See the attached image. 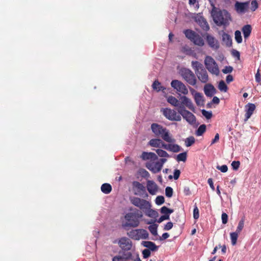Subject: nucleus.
Wrapping results in <instances>:
<instances>
[{
	"instance_id": "obj_50",
	"label": "nucleus",
	"mask_w": 261,
	"mask_h": 261,
	"mask_svg": "<svg viewBox=\"0 0 261 261\" xmlns=\"http://www.w3.org/2000/svg\"><path fill=\"white\" fill-rule=\"evenodd\" d=\"M217 169L220 170L222 172L225 173L228 170V167L227 165H223L222 166H217Z\"/></svg>"
},
{
	"instance_id": "obj_7",
	"label": "nucleus",
	"mask_w": 261,
	"mask_h": 261,
	"mask_svg": "<svg viewBox=\"0 0 261 261\" xmlns=\"http://www.w3.org/2000/svg\"><path fill=\"white\" fill-rule=\"evenodd\" d=\"M127 236L131 239L135 240L141 239H147L149 234L147 230L144 229H137L132 230L127 233Z\"/></svg>"
},
{
	"instance_id": "obj_28",
	"label": "nucleus",
	"mask_w": 261,
	"mask_h": 261,
	"mask_svg": "<svg viewBox=\"0 0 261 261\" xmlns=\"http://www.w3.org/2000/svg\"><path fill=\"white\" fill-rule=\"evenodd\" d=\"M142 244L145 247L147 248L148 249L152 251L157 250L158 247L155 244L151 241H143Z\"/></svg>"
},
{
	"instance_id": "obj_21",
	"label": "nucleus",
	"mask_w": 261,
	"mask_h": 261,
	"mask_svg": "<svg viewBox=\"0 0 261 261\" xmlns=\"http://www.w3.org/2000/svg\"><path fill=\"white\" fill-rule=\"evenodd\" d=\"M195 73L200 82H207L208 80V74L206 69L203 67L196 71Z\"/></svg>"
},
{
	"instance_id": "obj_57",
	"label": "nucleus",
	"mask_w": 261,
	"mask_h": 261,
	"mask_svg": "<svg viewBox=\"0 0 261 261\" xmlns=\"http://www.w3.org/2000/svg\"><path fill=\"white\" fill-rule=\"evenodd\" d=\"M173 227V223L171 222H169L165 225L164 229L165 230H169Z\"/></svg>"
},
{
	"instance_id": "obj_51",
	"label": "nucleus",
	"mask_w": 261,
	"mask_h": 261,
	"mask_svg": "<svg viewBox=\"0 0 261 261\" xmlns=\"http://www.w3.org/2000/svg\"><path fill=\"white\" fill-rule=\"evenodd\" d=\"M233 68L230 66H226L222 69V72L224 73L227 74L232 72Z\"/></svg>"
},
{
	"instance_id": "obj_59",
	"label": "nucleus",
	"mask_w": 261,
	"mask_h": 261,
	"mask_svg": "<svg viewBox=\"0 0 261 261\" xmlns=\"http://www.w3.org/2000/svg\"><path fill=\"white\" fill-rule=\"evenodd\" d=\"M255 77L256 82L261 81V75L259 73V70H257L256 73L255 74Z\"/></svg>"
},
{
	"instance_id": "obj_30",
	"label": "nucleus",
	"mask_w": 261,
	"mask_h": 261,
	"mask_svg": "<svg viewBox=\"0 0 261 261\" xmlns=\"http://www.w3.org/2000/svg\"><path fill=\"white\" fill-rule=\"evenodd\" d=\"M101 190L105 194H109L112 191V187L109 184L105 183L101 185Z\"/></svg>"
},
{
	"instance_id": "obj_40",
	"label": "nucleus",
	"mask_w": 261,
	"mask_h": 261,
	"mask_svg": "<svg viewBox=\"0 0 261 261\" xmlns=\"http://www.w3.org/2000/svg\"><path fill=\"white\" fill-rule=\"evenodd\" d=\"M195 138L191 136L187 138L185 140V144L187 147H190L195 143Z\"/></svg>"
},
{
	"instance_id": "obj_14",
	"label": "nucleus",
	"mask_w": 261,
	"mask_h": 261,
	"mask_svg": "<svg viewBox=\"0 0 261 261\" xmlns=\"http://www.w3.org/2000/svg\"><path fill=\"white\" fill-rule=\"evenodd\" d=\"M249 5V2H237L234 4V8L238 13L244 14L248 11Z\"/></svg>"
},
{
	"instance_id": "obj_25",
	"label": "nucleus",
	"mask_w": 261,
	"mask_h": 261,
	"mask_svg": "<svg viewBox=\"0 0 261 261\" xmlns=\"http://www.w3.org/2000/svg\"><path fill=\"white\" fill-rule=\"evenodd\" d=\"M242 31L245 39H247L250 36L251 31L252 27L250 24H246L242 28Z\"/></svg>"
},
{
	"instance_id": "obj_12",
	"label": "nucleus",
	"mask_w": 261,
	"mask_h": 261,
	"mask_svg": "<svg viewBox=\"0 0 261 261\" xmlns=\"http://www.w3.org/2000/svg\"><path fill=\"white\" fill-rule=\"evenodd\" d=\"M119 247L122 250L129 251L131 250L133 244L132 241L126 237H122L118 241Z\"/></svg>"
},
{
	"instance_id": "obj_63",
	"label": "nucleus",
	"mask_w": 261,
	"mask_h": 261,
	"mask_svg": "<svg viewBox=\"0 0 261 261\" xmlns=\"http://www.w3.org/2000/svg\"><path fill=\"white\" fill-rule=\"evenodd\" d=\"M232 54L234 57H237V58H239L240 56V53L238 51L234 50V49H233L232 51Z\"/></svg>"
},
{
	"instance_id": "obj_23",
	"label": "nucleus",
	"mask_w": 261,
	"mask_h": 261,
	"mask_svg": "<svg viewBox=\"0 0 261 261\" xmlns=\"http://www.w3.org/2000/svg\"><path fill=\"white\" fill-rule=\"evenodd\" d=\"M205 94L208 97H212L216 93L214 87L211 84H207L204 87Z\"/></svg>"
},
{
	"instance_id": "obj_26",
	"label": "nucleus",
	"mask_w": 261,
	"mask_h": 261,
	"mask_svg": "<svg viewBox=\"0 0 261 261\" xmlns=\"http://www.w3.org/2000/svg\"><path fill=\"white\" fill-rule=\"evenodd\" d=\"M180 99L181 100L180 104H181L182 106H184V105H185L186 107H187L189 109L191 110H193L194 109V106L190 99H189L188 98L185 96L181 97Z\"/></svg>"
},
{
	"instance_id": "obj_49",
	"label": "nucleus",
	"mask_w": 261,
	"mask_h": 261,
	"mask_svg": "<svg viewBox=\"0 0 261 261\" xmlns=\"http://www.w3.org/2000/svg\"><path fill=\"white\" fill-rule=\"evenodd\" d=\"M240 165V163L239 161H234L231 163V166L234 170H237L239 169Z\"/></svg>"
},
{
	"instance_id": "obj_6",
	"label": "nucleus",
	"mask_w": 261,
	"mask_h": 261,
	"mask_svg": "<svg viewBox=\"0 0 261 261\" xmlns=\"http://www.w3.org/2000/svg\"><path fill=\"white\" fill-rule=\"evenodd\" d=\"M204 65L206 68L211 73L218 75L219 73V69L215 60L210 56H206L204 59Z\"/></svg>"
},
{
	"instance_id": "obj_29",
	"label": "nucleus",
	"mask_w": 261,
	"mask_h": 261,
	"mask_svg": "<svg viewBox=\"0 0 261 261\" xmlns=\"http://www.w3.org/2000/svg\"><path fill=\"white\" fill-rule=\"evenodd\" d=\"M162 143V140L160 139H151L148 144L149 145H150L152 147H156V148H160V144Z\"/></svg>"
},
{
	"instance_id": "obj_42",
	"label": "nucleus",
	"mask_w": 261,
	"mask_h": 261,
	"mask_svg": "<svg viewBox=\"0 0 261 261\" xmlns=\"http://www.w3.org/2000/svg\"><path fill=\"white\" fill-rule=\"evenodd\" d=\"M244 219L242 218L239 221L236 231L237 233H240L241 232V231L242 230L243 228H244Z\"/></svg>"
},
{
	"instance_id": "obj_13",
	"label": "nucleus",
	"mask_w": 261,
	"mask_h": 261,
	"mask_svg": "<svg viewBox=\"0 0 261 261\" xmlns=\"http://www.w3.org/2000/svg\"><path fill=\"white\" fill-rule=\"evenodd\" d=\"M209 46L214 50L218 49L219 47V41L212 35L206 33L204 36Z\"/></svg>"
},
{
	"instance_id": "obj_22",
	"label": "nucleus",
	"mask_w": 261,
	"mask_h": 261,
	"mask_svg": "<svg viewBox=\"0 0 261 261\" xmlns=\"http://www.w3.org/2000/svg\"><path fill=\"white\" fill-rule=\"evenodd\" d=\"M222 41L227 47L232 46V39L231 36L227 33L223 32L221 35Z\"/></svg>"
},
{
	"instance_id": "obj_53",
	"label": "nucleus",
	"mask_w": 261,
	"mask_h": 261,
	"mask_svg": "<svg viewBox=\"0 0 261 261\" xmlns=\"http://www.w3.org/2000/svg\"><path fill=\"white\" fill-rule=\"evenodd\" d=\"M150 251L148 249H145L143 250L142 254L144 258H148L150 255Z\"/></svg>"
},
{
	"instance_id": "obj_16",
	"label": "nucleus",
	"mask_w": 261,
	"mask_h": 261,
	"mask_svg": "<svg viewBox=\"0 0 261 261\" xmlns=\"http://www.w3.org/2000/svg\"><path fill=\"white\" fill-rule=\"evenodd\" d=\"M256 106L254 104L251 103H248L245 106V121H247L253 114Z\"/></svg>"
},
{
	"instance_id": "obj_55",
	"label": "nucleus",
	"mask_w": 261,
	"mask_h": 261,
	"mask_svg": "<svg viewBox=\"0 0 261 261\" xmlns=\"http://www.w3.org/2000/svg\"><path fill=\"white\" fill-rule=\"evenodd\" d=\"M169 215H164L160 217V218L158 220V223H161L164 220L169 219Z\"/></svg>"
},
{
	"instance_id": "obj_52",
	"label": "nucleus",
	"mask_w": 261,
	"mask_h": 261,
	"mask_svg": "<svg viewBox=\"0 0 261 261\" xmlns=\"http://www.w3.org/2000/svg\"><path fill=\"white\" fill-rule=\"evenodd\" d=\"M199 217V210L197 206H195L193 210V217L195 219H197Z\"/></svg>"
},
{
	"instance_id": "obj_36",
	"label": "nucleus",
	"mask_w": 261,
	"mask_h": 261,
	"mask_svg": "<svg viewBox=\"0 0 261 261\" xmlns=\"http://www.w3.org/2000/svg\"><path fill=\"white\" fill-rule=\"evenodd\" d=\"M206 130V125L202 124L199 126L197 130L196 131V135L197 136H201Z\"/></svg>"
},
{
	"instance_id": "obj_4",
	"label": "nucleus",
	"mask_w": 261,
	"mask_h": 261,
	"mask_svg": "<svg viewBox=\"0 0 261 261\" xmlns=\"http://www.w3.org/2000/svg\"><path fill=\"white\" fill-rule=\"evenodd\" d=\"M184 33L186 37L194 44L199 46H203L204 45V41L203 38L194 31L188 29L185 30Z\"/></svg>"
},
{
	"instance_id": "obj_43",
	"label": "nucleus",
	"mask_w": 261,
	"mask_h": 261,
	"mask_svg": "<svg viewBox=\"0 0 261 261\" xmlns=\"http://www.w3.org/2000/svg\"><path fill=\"white\" fill-rule=\"evenodd\" d=\"M218 88L221 92H226L227 91L226 83H219Z\"/></svg>"
},
{
	"instance_id": "obj_15",
	"label": "nucleus",
	"mask_w": 261,
	"mask_h": 261,
	"mask_svg": "<svg viewBox=\"0 0 261 261\" xmlns=\"http://www.w3.org/2000/svg\"><path fill=\"white\" fill-rule=\"evenodd\" d=\"M133 186L138 190V192L135 193V195H139L143 198H147L148 196L145 187L141 183L138 181H134Z\"/></svg>"
},
{
	"instance_id": "obj_17",
	"label": "nucleus",
	"mask_w": 261,
	"mask_h": 261,
	"mask_svg": "<svg viewBox=\"0 0 261 261\" xmlns=\"http://www.w3.org/2000/svg\"><path fill=\"white\" fill-rule=\"evenodd\" d=\"M196 21L200 27L201 29L207 32L210 30V28L206 20L202 16H200L196 18Z\"/></svg>"
},
{
	"instance_id": "obj_58",
	"label": "nucleus",
	"mask_w": 261,
	"mask_h": 261,
	"mask_svg": "<svg viewBox=\"0 0 261 261\" xmlns=\"http://www.w3.org/2000/svg\"><path fill=\"white\" fill-rule=\"evenodd\" d=\"M207 183L213 191L215 190V187L214 186L212 178H208L207 180Z\"/></svg>"
},
{
	"instance_id": "obj_62",
	"label": "nucleus",
	"mask_w": 261,
	"mask_h": 261,
	"mask_svg": "<svg viewBox=\"0 0 261 261\" xmlns=\"http://www.w3.org/2000/svg\"><path fill=\"white\" fill-rule=\"evenodd\" d=\"M124 258L126 259H130L132 256V254L130 252H127L123 254Z\"/></svg>"
},
{
	"instance_id": "obj_8",
	"label": "nucleus",
	"mask_w": 261,
	"mask_h": 261,
	"mask_svg": "<svg viewBox=\"0 0 261 261\" xmlns=\"http://www.w3.org/2000/svg\"><path fill=\"white\" fill-rule=\"evenodd\" d=\"M129 200L132 204L139 207L143 211H144L145 208L151 206V203L149 201L137 197H131Z\"/></svg>"
},
{
	"instance_id": "obj_19",
	"label": "nucleus",
	"mask_w": 261,
	"mask_h": 261,
	"mask_svg": "<svg viewBox=\"0 0 261 261\" xmlns=\"http://www.w3.org/2000/svg\"><path fill=\"white\" fill-rule=\"evenodd\" d=\"M171 85L178 92L184 94H186L188 92V89L183 83H171Z\"/></svg>"
},
{
	"instance_id": "obj_11",
	"label": "nucleus",
	"mask_w": 261,
	"mask_h": 261,
	"mask_svg": "<svg viewBox=\"0 0 261 261\" xmlns=\"http://www.w3.org/2000/svg\"><path fill=\"white\" fill-rule=\"evenodd\" d=\"M179 73L186 82H197L195 74L189 69L181 68L179 70Z\"/></svg>"
},
{
	"instance_id": "obj_39",
	"label": "nucleus",
	"mask_w": 261,
	"mask_h": 261,
	"mask_svg": "<svg viewBox=\"0 0 261 261\" xmlns=\"http://www.w3.org/2000/svg\"><path fill=\"white\" fill-rule=\"evenodd\" d=\"M160 212L162 214L164 215H169L170 216V214L173 212V210L170 209L167 207L164 206L161 208Z\"/></svg>"
},
{
	"instance_id": "obj_41",
	"label": "nucleus",
	"mask_w": 261,
	"mask_h": 261,
	"mask_svg": "<svg viewBox=\"0 0 261 261\" xmlns=\"http://www.w3.org/2000/svg\"><path fill=\"white\" fill-rule=\"evenodd\" d=\"M157 227L158 226L155 224L151 225L148 226V229L151 234L154 236H156L158 234Z\"/></svg>"
},
{
	"instance_id": "obj_56",
	"label": "nucleus",
	"mask_w": 261,
	"mask_h": 261,
	"mask_svg": "<svg viewBox=\"0 0 261 261\" xmlns=\"http://www.w3.org/2000/svg\"><path fill=\"white\" fill-rule=\"evenodd\" d=\"M180 171L178 169H175L174 170V173H173V178L175 180H177L179 176H180Z\"/></svg>"
},
{
	"instance_id": "obj_37",
	"label": "nucleus",
	"mask_w": 261,
	"mask_h": 261,
	"mask_svg": "<svg viewBox=\"0 0 261 261\" xmlns=\"http://www.w3.org/2000/svg\"><path fill=\"white\" fill-rule=\"evenodd\" d=\"M234 38L236 42L238 43H241L242 42V37L241 36V33L240 31L237 30L234 32Z\"/></svg>"
},
{
	"instance_id": "obj_34",
	"label": "nucleus",
	"mask_w": 261,
	"mask_h": 261,
	"mask_svg": "<svg viewBox=\"0 0 261 261\" xmlns=\"http://www.w3.org/2000/svg\"><path fill=\"white\" fill-rule=\"evenodd\" d=\"M194 98H195V102L197 105L200 106V105L203 104V97L201 95L200 93H196L195 94Z\"/></svg>"
},
{
	"instance_id": "obj_24",
	"label": "nucleus",
	"mask_w": 261,
	"mask_h": 261,
	"mask_svg": "<svg viewBox=\"0 0 261 261\" xmlns=\"http://www.w3.org/2000/svg\"><path fill=\"white\" fill-rule=\"evenodd\" d=\"M167 100L168 102L171 104L172 106L176 107L178 108V109H180V107H184L181 104H180V102L175 97L173 96H169L167 97Z\"/></svg>"
},
{
	"instance_id": "obj_44",
	"label": "nucleus",
	"mask_w": 261,
	"mask_h": 261,
	"mask_svg": "<svg viewBox=\"0 0 261 261\" xmlns=\"http://www.w3.org/2000/svg\"><path fill=\"white\" fill-rule=\"evenodd\" d=\"M165 194L167 197L170 198L173 195V189L170 187H167L165 189Z\"/></svg>"
},
{
	"instance_id": "obj_47",
	"label": "nucleus",
	"mask_w": 261,
	"mask_h": 261,
	"mask_svg": "<svg viewBox=\"0 0 261 261\" xmlns=\"http://www.w3.org/2000/svg\"><path fill=\"white\" fill-rule=\"evenodd\" d=\"M181 147L176 144H173L172 146L171 151L173 152H178L181 150Z\"/></svg>"
},
{
	"instance_id": "obj_3",
	"label": "nucleus",
	"mask_w": 261,
	"mask_h": 261,
	"mask_svg": "<svg viewBox=\"0 0 261 261\" xmlns=\"http://www.w3.org/2000/svg\"><path fill=\"white\" fill-rule=\"evenodd\" d=\"M142 216V213L138 210L133 212L127 213L124 216L127 222L124 226L132 227H138L140 224V219Z\"/></svg>"
},
{
	"instance_id": "obj_10",
	"label": "nucleus",
	"mask_w": 261,
	"mask_h": 261,
	"mask_svg": "<svg viewBox=\"0 0 261 261\" xmlns=\"http://www.w3.org/2000/svg\"><path fill=\"white\" fill-rule=\"evenodd\" d=\"M178 112L190 124L195 123V116L191 112L186 110L184 107H180V109H178Z\"/></svg>"
},
{
	"instance_id": "obj_5",
	"label": "nucleus",
	"mask_w": 261,
	"mask_h": 261,
	"mask_svg": "<svg viewBox=\"0 0 261 261\" xmlns=\"http://www.w3.org/2000/svg\"><path fill=\"white\" fill-rule=\"evenodd\" d=\"M157 161H149L146 163V167L153 173L159 172L162 169L163 165L167 162L165 158H161Z\"/></svg>"
},
{
	"instance_id": "obj_48",
	"label": "nucleus",
	"mask_w": 261,
	"mask_h": 261,
	"mask_svg": "<svg viewBox=\"0 0 261 261\" xmlns=\"http://www.w3.org/2000/svg\"><path fill=\"white\" fill-rule=\"evenodd\" d=\"M258 3L256 0H253L251 3V10L252 11H255L258 8Z\"/></svg>"
},
{
	"instance_id": "obj_27",
	"label": "nucleus",
	"mask_w": 261,
	"mask_h": 261,
	"mask_svg": "<svg viewBox=\"0 0 261 261\" xmlns=\"http://www.w3.org/2000/svg\"><path fill=\"white\" fill-rule=\"evenodd\" d=\"M151 206L149 208H145L144 211L145 215L151 218H156L158 216V213L154 210L151 208Z\"/></svg>"
},
{
	"instance_id": "obj_54",
	"label": "nucleus",
	"mask_w": 261,
	"mask_h": 261,
	"mask_svg": "<svg viewBox=\"0 0 261 261\" xmlns=\"http://www.w3.org/2000/svg\"><path fill=\"white\" fill-rule=\"evenodd\" d=\"M221 219L222 223L224 224H226L228 221V215L226 213H223L222 214Z\"/></svg>"
},
{
	"instance_id": "obj_20",
	"label": "nucleus",
	"mask_w": 261,
	"mask_h": 261,
	"mask_svg": "<svg viewBox=\"0 0 261 261\" xmlns=\"http://www.w3.org/2000/svg\"><path fill=\"white\" fill-rule=\"evenodd\" d=\"M146 188L148 192L152 195H155L158 192V187L153 180H148L147 181Z\"/></svg>"
},
{
	"instance_id": "obj_60",
	"label": "nucleus",
	"mask_w": 261,
	"mask_h": 261,
	"mask_svg": "<svg viewBox=\"0 0 261 261\" xmlns=\"http://www.w3.org/2000/svg\"><path fill=\"white\" fill-rule=\"evenodd\" d=\"M122 259L123 258L121 256L116 255L113 258L112 261H122Z\"/></svg>"
},
{
	"instance_id": "obj_18",
	"label": "nucleus",
	"mask_w": 261,
	"mask_h": 261,
	"mask_svg": "<svg viewBox=\"0 0 261 261\" xmlns=\"http://www.w3.org/2000/svg\"><path fill=\"white\" fill-rule=\"evenodd\" d=\"M141 158L144 161L150 160L151 162L158 160V155L155 153L152 152L144 151L142 152Z\"/></svg>"
},
{
	"instance_id": "obj_9",
	"label": "nucleus",
	"mask_w": 261,
	"mask_h": 261,
	"mask_svg": "<svg viewBox=\"0 0 261 261\" xmlns=\"http://www.w3.org/2000/svg\"><path fill=\"white\" fill-rule=\"evenodd\" d=\"M163 114L168 120L171 121H179L181 118L180 115L173 110L169 108H164L162 110Z\"/></svg>"
},
{
	"instance_id": "obj_45",
	"label": "nucleus",
	"mask_w": 261,
	"mask_h": 261,
	"mask_svg": "<svg viewBox=\"0 0 261 261\" xmlns=\"http://www.w3.org/2000/svg\"><path fill=\"white\" fill-rule=\"evenodd\" d=\"M155 201L157 205H160L165 202L164 197L163 196H158L156 197Z\"/></svg>"
},
{
	"instance_id": "obj_38",
	"label": "nucleus",
	"mask_w": 261,
	"mask_h": 261,
	"mask_svg": "<svg viewBox=\"0 0 261 261\" xmlns=\"http://www.w3.org/2000/svg\"><path fill=\"white\" fill-rule=\"evenodd\" d=\"M187 153L186 152L178 154L176 156L177 162H185L187 160Z\"/></svg>"
},
{
	"instance_id": "obj_64",
	"label": "nucleus",
	"mask_w": 261,
	"mask_h": 261,
	"mask_svg": "<svg viewBox=\"0 0 261 261\" xmlns=\"http://www.w3.org/2000/svg\"><path fill=\"white\" fill-rule=\"evenodd\" d=\"M212 102L214 103L218 104L220 102V100L217 97L214 96L212 99Z\"/></svg>"
},
{
	"instance_id": "obj_1",
	"label": "nucleus",
	"mask_w": 261,
	"mask_h": 261,
	"mask_svg": "<svg viewBox=\"0 0 261 261\" xmlns=\"http://www.w3.org/2000/svg\"><path fill=\"white\" fill-rule=\"evenodd\" d=\"M211 13L214 22L218 27L223 26L225 28L229 24L231 20L230 13L226 10L213 8Z\"/></svg>"
},
{
	"instance_id": "obj_61",
	"label": "nucleus",
	"mask_w": 261,
	"mask_h": 261,
	"mask_svg": "<svg viewBox=\"0 0 261 261\" xmlns=\"http://www.w3.org/2000/svg\"><path fill=\"white\" fill-rule=\"evenodd\" d=\"M219 140V135L218 134H216L215 135L214 139L212 141L211 144H213L216 143Z\"/></svg>"
},
{
	"instance_id": "obj_46",
	"label": "nucleus",
	"mask_w": 261,
	"mask_h": 261,
	"mask_svg": "<svg viewBox=\"0 0 261 261\" xmlns=\"http://www.w3.org/2000/svg\"><path fill=\"white\" fill-rule=\"evenodd\" d=\"M202 114L207 119H210L212 117V113L211 111H207L205 110L201 111Z\"/></svg>"
},
{
	"instance_id": "obj_33",
	"label": "nucleus",
	"mask_w": 261,
	"mask_h": 261,
	"mask_svg": "<svg viewBox=\"0 0 261 261\" xmlns=\"http://www.w3.org/2000/svg\"><path fill=\"white\" fill-rule=\"evenodd\" d=\"M191 64L192 67L195 70V72H196V71H198L204 67L201 63L197 61H192Z\"/></svg>"
},
{
	"instance_id": "obj_32",
	"label": "nucleus",
	"mask_w": 261,
	"mask_h": 261,
	"mask_svg": "<svg viewBox=\"0 0 261 261\" xmlns=\"http://www.w3.org/2000/svg\"><path fill=\"white\" fill-rule=\"evenodd\" d=\"M152 87L153 90L156 91L157 92L162 91L164 92V91L166 89L164 87L161 85V83H153Z\"/></svg>"
},
{
	"instance_id": "obj_35",
	"label": "nucleus",
	"mask_w": 261,
	"mask_h": 261,
	"mask_svg": "<svg viewBox=\"0 0 261 261\" xmlns=\"http://www.w3.org/2000/svg\"><path fill=\"white\" fill-rule=\"evenodd\" d=\"M239 233L236 231L231 232L230 233V237L231 239V242L232 245H235L237 244V241L238 238Z\"/></svg>"
},
{
	"instance_id": "obj_2",
	"label": "nucleus",
	"mask_w": 261,
	"mask_h": 261,
	"mask_svg": "<svg viewBox=\"0 0 261 261\" xmlns=\"http://www.w3.org/2000/svg\"><path fill=\"white\" fill-rule=\"evenodd\" d=\"M151 129L156 137L162 138L166 142L174 143L175 142V140L170 135L169 130L162 125L153 123L151 125Z\"/></svg>"
},
{
	"instance_id": "obj_31",
	"label": "nucleus",
	"mask_w": 261,
	"mask_h": 261,
	"mask_svg": "<svg viewBox=\"0 0 261 261\" xmlns=\"http://www.w3.org/2000/svg\"><path fill=\"white\" fill-rule=\"evenodd\" d=\"M156 153H157V155L162 158H170V155L164 150L161 149H157L155 150Z\"/></svg>"
}]
</instances>
